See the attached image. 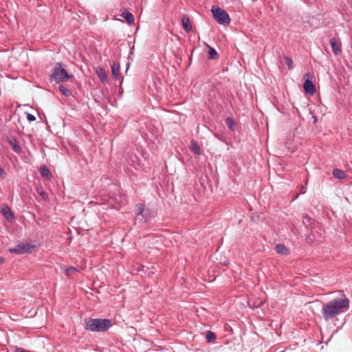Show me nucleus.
<instances>
[{
  "label": "nucleus",
  "mask_w": 352,
  "mask_h": 352,
  "mask_svg": "<svg viewBox=\"0 0 352 352\" xmlns=\"http://www.w3.org/2000/svg\"><path fill=\"white\" fill-rule=\"evenodd\" d=\"M216 338H217V336L214 332H212L211 331H207L206 332V339L207 340V342H208V343L213 342H214Z\"/></svg>",
  "instance_id": "aec40b11"
},
{
  "label": "nucleus",
  "mask_w": 352,
  "mask_h": 352,
  "mask_svg": "<svg viewBox=\"0 0 352 352\" xmlns=\"http://www.w3.org/2000/svg\"><path fill=\"white\" fill-rule=\"evenodd\" d=\"M311 219L308 214H304L302 215V223L306 227L309 226L311 224Z\"/></svg>",
  "instance_id": "393cba45"
},
{
  "label": "nucleus",
  "mask_w": 352,
  "mask_h": 352,
  "mask_svg": "<svg viewBox=\"0 0 352 352\" xmlns=\"http://www.w3.org/2000/svg\"><path fill=\"white\" fill-rule=\"evenodd\" d=\"M298 197V194H296L294 197L293 198L292 201L295 200L296 199H297Z\"/></svg>",
  "instance_id": "2f4dec72"
},
{
  "label": "nucleus",
  "mask_w": 352,
  "mask_h": 352,
  "mask_svg": "<svg viewBox=\"0 0 352 352\" xmlns=\"http://www.w3.org/2000/svg\"><path fill=\"white\" fill-rule=\"evenodd\" d=\"M36 246L31 243H20L17 245L15 248H10L8 250L9 252L16 254H29L32 253L35 249Z\"/></svg>",
  "instance_id": "39448f33"
},
{
  "label": "nucleus",
  "mask_w": 352,
  "mask_h": 352,
  "mask_svg": "<svg viewBox=\"0 0 352 352\" xmlns=\"http://www.w3.org/2000/svg\"><path fill=\"white\" fill-rule=\"evenodd\" d=\"M126 21L129 24H133L134 23V21H135V19H134V16L130 12H129L128 10H125L122 15H121Z\"/></svg>",
  "instance_id": "4468645a"
},
{
  "label": "nucleus",
  "mask_w": 352,
  "mask_h": 352,
  "mask_svg": "<svg viewBox=\"0 0 352 352\" xmlns=\"http://www.w3.org/2000/svg\"><path fill=\"white\" fill-rule=\"evenodd\" d=\"M120 67L119 63H114L111 65V72H112V75L113 76L115 79H118V78L120 76Z\"/></svg>",
  "instance_id": "dca6fc26"
},
{
  "label": "nucleus",
  "mask_w": 352,
  "mask_h": 352,
  "mask_svg": "<svg viewBox=\"0 0 352 352\" xmlns=\"http://www.w3.org/2000/svg\"><path fill=\"white\" fill-rule=\"evenodd\" d=\"M310 74L309 73H307L305 74V76H307V77H309Z\"/></svg>",
  "instance_id": "473e14b6"
},
{
  "label": "nucleus",
  "mask_w": 352,
  "mask_h": 352,
  "mask_svg": "<svg viewBox=\"0 0 352 352\" xmlns=\"http://www.w3.org/2000/svg\"><path fill=\"white\" fill-rule=\"evenodd\" d=\"M4 261V258H1L0 257V264L3 263Z\"/></svg>",
  "instance_id": "7c9ffc66"
},
{
  "label": "nucleus",
  "mask_w": 352,
  "mask_h": 352,
  "mask_svg": "<svg viewBox=\"0 0 352 352\" xmlns=\"http://www.w3.org/2000/svg\"><path fill=\"white\" fill-rule=\"evenodd\" d=\"M113 326L111 319L87 318L85 320V329L93 332H106Z\"/></svg>",
  "instance_id": "f03ea898"
},
{
  "label": "nucleus",
  "mask_w": 352,
  "mask_h": 352,
  "mask_svg": "<svg viewBox=\"0 0 352 352\" xmlns=\"http://www.w3.org/2000/svg\"><path fill=\"white\" fill-rule=\"evenodd\" d=\"M40 173L41 176L47 179H50L52 177V175L50 170V169L45 166L42 165L40 168Z\"/></svg>",
  "instance_id": "9b49d317"
},
{
  "label": "nucleus",
  "mask_w": 352,
  "mask_h": 352,
  "mask_svg": "<svg viewBox=\"0 0 352 352\" xmlns=\"http://www.w3.org/2000/svg\"><path fill=\"white\" fill-rule=\"evenodd\" d=\"M144 206L143 204H140L135 206V212L137 216L142 215L144 212Z\"/></svg>",
  "instance_id": "5701e85b"
},
{
  "label": "nucleus",
  "mask_w": 352,
  "mask_h": 352,
  "mask_svg": "<svg viewBox=\"0 0 352 352\" xmlns=\"http://www.w3.org/2000/svg\"><path fill=\"white\" fill-rule=\"evenodd\" d=\"M303 88L305 91L309 94H314L316 91V87L312 81L309 79L305 80L303 83Z\"/></svg>",
  "instance_id": "6e6552de"
},
{
  "label": "nucleus",
  "mask_w": 352,
  "mask_h": 352,
  "mask_svg": "<svg viewBox=\"0 0 352 352\" xmlns=\"http://www.w3.org/2000/svg\"><path fill=\"white\" fill-rule=\"evenodd\" d=\"M97 75L102 82H104L107 80V74L105 70L101 67H99L96 70Z\"/></svg>",
  "instance_id": "2eb2a0df"
},
{
  "label": "nucleus",
  "mask_w": 352,
  "mask_h": 352,
  "mask_svg": "<svg viewBox=\"0 0 352 352\" xmlns=\"http://www.w3.org/2000/svg\"><path fill=\"white\" fill-rule=\"evenodd\" d=\"M6 175V173L2 168L0 167V177L3 179Z\"/></svg>",
  "instance_id": "cd10ccee"
},
{
  "label": "nucleus",
  "mask_w": 352,
  "mask_h": 352,
  "mask_svg": "<svg viewBox=\"0 0 352 352\" xmlns=\"http://www.w3.org/2000/svg\"><path fill=\"white\" fill-rule=\"evenodd\" d=\"M226 124L228 128L230 131H235L236 124L235 121L234 120V119L232 118L228 117L226 119Z\"/></svg>",
  "instance_id": "a211bd4d"
},
{
  "label": "nucleus",
  "mask_w": 352,
  "mask_h": 352,
  "mask_svg": "<svg viewBox=\"0 0 352 352\" xmlns=\"http://www.w3.org/2000/svg\"><path fill=\"white\" fill-rule=\"evenodd\" d=\"M79 270L74 267H69L65 270V275L68 278H72L74 274L78 273Z\"/></svg>",
  "instance_id": "412c9836"
},
{
  "label": "nucleus",
  "mask_w": 352,
  "mask_h": 352,
  "mask_svg": "<svg viewBox=\"0 0 352 352\" xmlns=\"http://www.w3.org/2000/svg\"><path fill=\"white\" fill-rule=\"evenodd\" d=\"M285 63L289 69L292 70L294 69V62L292 58L289 56H284Z\"/></svg>",
  "instance_id": "b1692460"
},
{
  "label": "nucleus",
  "mask_w": 352,
  "mask_h": 352,
  "mask_svg": "<svg viewBox=\"0 0 352 352\" xmlns=\"http://www.w3.org/2000/svg\"><path fill=\"white\" fill-rule=\"evenodd\" d=\"M15 352H30V351H25V350H24V349H22V348L16 347V350H15Z\"/></svg>",
  "instance_id": "c756f323"
},
{
  "label": "nucleus",
  "mask_w": 352,
  "mask_h": 352,
  "mask_svg": "<svg viewBox=\"0 0 352 352\" xmlns=\"http://www.w3.org/2000/svg\"><path fill=\"white\" fill-rule=\"evenodd\" d=\"M26 117L29 122H33V121L36 120V117L31 113H28L26 115Z\"/></svg>",
  "instance_id": "bb28decb"
},
{
  "label": "nucleus",
  "mask_w": 352,
  "mask_h": 352,
  "mask_svg": "<svg viewBox=\"0 0 352 352\" xmlns=\"http://www.w3.org/2000/svg\"><path fill=\"white\" fill-rule=\"evenodd\" d=\"M307 188L304 186H300V193L305 194L306 192Z\"/></svg>",
  "instance_id": "c85d7f7f"
},
{
  "label": "nucleus",
  "mask_w": 352,
  "mask_h": 352,
  "mask_svg": "<svg viewBox=\"0 0 352 352\" xmlns=\"http://www.w3.org/2000/svg\"><path fill=\"white\" fill-rule=\"evenodd\" d=\"M37 192L44 200H47L48 199L47 193L43 190L38 189Z\"/></svg>",
  "instance_id": "a878e982"
},
{
  "label": "nucleus",
  "mask_w": 352,
  "mask_h": 352,
  "mask_svg": "<svg viewBox=\"0 0 352 352\" xmlns=\"http://www.w3.org/2000/svg\"><path fill=\"white\" fill-rule=\"evenodd\" d=\"M330 45H331L332 51L335 55H339L341 54L342 50H341L340 42H338L335 38H331L330 39Z\"/></svg>",
  "instance_id": "0eeeda50"
},
{
  "label": "nucleus",
  "mask_w": 352,
  "mask_h": 352,
  "mask_svg": "<svg viewBox=\"0 0 352 352\" xmlns=\"http://www.w3.org/2000/svg\"><path fill=\"white\" fill-rule=\"evenodd\" d=\"M58 90L65 96L67 97H69L72 95V91L70 89H67L63 85H59L58 86Z\"/></svg>",
  "instance_id": "4be33fe9"
},
{
  "label": "nucleus",
  "mask_w": 352,
  "mask_h": 352,
  "mask_svg": "<svg viewBox=\"0 0 352 352\" xmlns=\"http://www.w3.org/2000/svg\"><path fill=\"white\" fill-rule=\"evenodd\" d=\"M332 173L333 177L338 179H344L346 176L345 172L340 168H334Z\"/></svg>",
  "instance_id": "f3484780"
},
{
  "label": "nucleus",
  "mask_w": 352,
  "mask_h": 352,
  "mask_svg": "<svg viewBox=\"0 0 352 352\" xmlns=\"http://www.w3.org/2000/svg\"><path fill=\"white\" fill-rule=\"evenodd\" d=\"M10 145L12 146V150L18 154L22 152L21 146L19 145L17 140L15 138H12L8 140Z\"/></svg>",
  "instance_id": "9d476101"
},
{
  "label": "nucleus",
  "mask_w": 352,
  "mask_h": 352,
  "mask_svg": "<svg viewBox=\"0 0 352 352\" xmlns=\"http://www.w3.org/2000/svg\"><path fill=\"white\" fill-rule=\"evenodd\" d=\"M190 151L195 155H199L201 154V148L197 141L192 140L190 142Z\"/></svg>",
  "instance_id": "ddd939ff"
},
{
  "label": "nucleus",
  "mask_w": 352,
  "mask_h": 352,
  "mask_svg": "<svg viewBox=\"0 0 352 352\" xmlns=\"http://www.w3.org/2000/svg\"><path fill=\"white\" fill-rule=\"evenodd\" d=\"M1 212L9 222L14 221V214L8 206H3L1 209Z\"/></svg>",
  "instance_id": "423d86ee"
},
{
  "label": "nucleus",
  "mask_w": 352,
  "mask_h": 352,
  "mask_svg": "<svg viewBox=\"0 0 352 352\" xmlns=\"http://www.w3.org/2000/svg\"><path fill=\"white\" fill-rule=\"evenodd\" d=\"M314 122H316V120H317V118H316V116H314Z\"/></svg>",
  "instance_id": "72a5a7b5"
},
{
  "label": "nucleus",
  "mask_w": 352,
  "mask_h": 352,
  "mask_svg": "<svg viewBox=\"0 0 352 352\" xmlns=\"http://www.w3.org/2000/svg\"><path fill=\"white\" fill-rule=\"evenodd\" d=\"M206 45L209 48V50H208L209 58L212 59V60L217 59L219 58V54H218L217 52L216 51V50L213 47H210L208 45Z\"/></svg>",
  "instance_id": "6ab92c4d"
},
{
  "label": "nucleus",
  "mask_w": 352,
  "mask_h": 352,
  "mask_svg": "<svg viewBox=\"0 0 352 352\" xmlns=\"http://www.w3.org/2000/svg\"><path fill=\"white\" fill-rule=\"evenodd\" d=\"M275 250L277 254L281 255H287L289 252L288 248L282 243L277 244L275 247Z\"/></svg>",
  "instance_id": "f8f14e48"
},
{
  "label": "nucleus",
  "mask_w": 352,
  "mask_h": 352,
  "mask_svg": "<svg viewBox=\"0 0 352 352\" xmlns=\"http://www.w3.org/2000/svg\"><path fill=\"white\" fill-rule=\"evenodd\" d=\"M182 24L184 30L186 32H190L192 30V27L189 17L184 14L182 17Z\"/></svg>",
  "instance_id": "1a4fd4ad"
},
{
  "label": "nucleus",
  "mask_w": 352,
  "mask_h": 352,
  "mask_svg": "<svg viewBox=\"0 0 352 352\" xmlns=\"http://www.w3.org/2000/svg\"><path fill=\"white\" fill-rule=\"evenodd\" d=\"M349 298L345 295H342L340 298L332 299L327 303L323 304L321 314L324 320L329 321L349 309Z\"/></svg>",
  "instance_id": "f257e3e1"
},
{
  "label": "nucleus",
  "mask_w": 352,
  "mask_h": 352,
  "mask_svg": "<svg viewBox=\"0 0 352 352\" xmlns=\"http://www.w3.org/2000/svg\"><path fill=\"white\" fill-rule=\"evenodd\" d=\"M211 12L213 18L219 24L228 25L230 23V18L225 10L219 7H212Z\"/></svg>",
  "instance_id": "20e7f679"
},
{
  "label": "nucleus",
  "mask_w": 352,
  "mask_h": 352,
  "mask_svg": "<svg viewBox=\"0 0 352 352\" xmlns=\"http://www.w3.org/2000/svg\"><path fill=\"white\" fill-rule=\"evenodd\" d=\"M72 78H74V76L69 75L63 67V65L60 62L56 63L50 74V81L56 83L66 82Z\"/></svg>",
  "instance_id": "7ed1b4c3"
}]
</instances>
